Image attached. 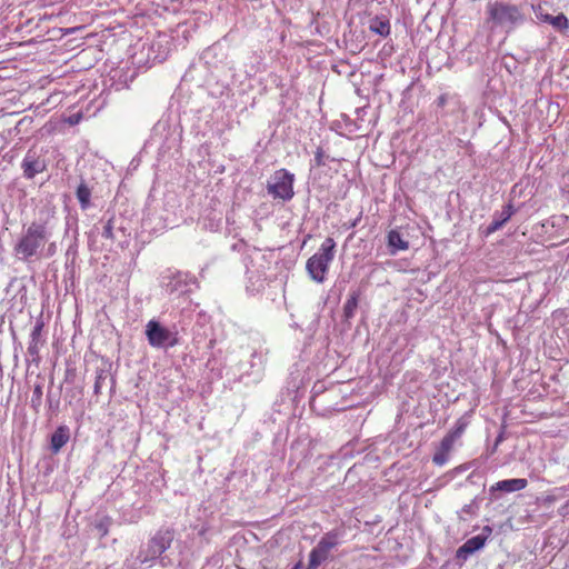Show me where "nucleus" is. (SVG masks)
Masks as SVG:
<instances>
[{
	"instance_id": "1",
	"label": "nucleus",
	"mask_w": 569,
	"mask_h": 569,
	"mask_svg": "<svg viewBox=\"0 0 569 569\" xmlns=\"http://www.w3.org/2000/svg\"><path fill=\"white\" fill-rule=\"evenodd\" d=\"M53 236L50 220H34L22 227L21 234L13 246L14 257L23 262L42 258L47 243Z\"/></svg>"
},
{
	"instance_id": "2",
	"label": "nucleus",
	"mask_w": 569,
	"mask_h": 569,
	"mask_svg": "<svg viewBox=\"0 0 569 569\" xmlns=\"http://www.w3.org/2000/svg\"><path fill=\"white\" fill-rule=\"evenodd\" d=\"M176 536V531L170 527H161L138 550L134 563L139 566L148 565L151 567L156 560H159L161 567L172 566V560L164 552L170 548Z\"/></svg>"
},
{
	"instance_id": "3",
	"label": "nucleus",
	"mask_w": 569,
	"mask_h": 569,
	"mask_svg": "<svg viewBox=\"0 0 569 569\" xmlns=\"http://www.w3.org/2000/svg\"><path fill=\"white\" fill-rule=\"evenodd\" d=\"M525 21L526 14L520 6L505 1L489 2L486 6L485 23L491 32L501 30L510 33Z\"/></svg>"
},
{
	"instance_id": "4",
	"label": "nucleus",
	"mask_w": 569,
	"mask_h": 569,
	"mask_svg": "<svg viewBox=\"0 0 569 569\" xmlns=\"http://www.w3.org/2000/svg\"><path fill=\"white\" fill-rule=\"evenodd\" d=\"M336 246L333 238L328 237L323 240L319 250L307 260L306 270L315 282H325L329 266L335 259Z\"/></svg>"
},
{
	"instance_id": "5",
	"label": "nucleus",
	"mask_w": 569,
	"mask_h": 569,
	"mask_svg": "<svg viewBox=\"0 0 569 569\" xmlns=\"http://www.w3.org/2000/svg\"><path fill=\"white\" fill-rule=\"evenodd\" d=\"M161 286L167 293L181 296L191 292L192 287L199 288V281L189 271L168 269L161 276Z\"/></svg>"
},
{
	"instance_id": "6",
	"label": "nucleus",
	"mask_w": 569,
	"mask_h": 569,
	"mask_svg": "<svg viewBox=\"0 0 569 569\" xmlns=\"http://www.w3.org/2000/svg\"><path fill=\"white\" fill-rule=\"evenodd\" d=\"M340 545L339 533L335 530L326 532L309 553V562L305 569H318L332 558V551Z\"/></svg>"
},
{
	"instance_id": "7",
	"label": "nucleus",
	"mask_w": 569,
	"mask_h": 569,
	"mask_svg": "<svg viewBox=\"0 0 569 569\" xmlns=\"http://www.w3.org/2000/svg\"><path fill=\"white\" fill-rule=\"evenodd\" d=\"M295 174L287 169L277 170L267 183V192L273 200L290 201L293 196Z\"/></svg>"
},
{
	"instance_id": "8",
	"label": "nucleus",
	"mask_w": 569,
	"mask_h": 569,
	"mask_svg": "<svg viewBox=\"0 0 569 569\" xmlns=\"http://www.w3.org/2000/svg\"><path fill=\"white\" fill-rule=\"evenodd\" d=\"M49 150L44 147L33 146L26 152L21 161L22 177L32 180L37 174L47 171L49 166Z\"/></svg>"
},
{
	"instance_id": "9",
	"label": "nucleus",
	"mask_w": 569,
	"mask_h": 569,
	"mask_svg": "<svg viewBox=\"0 0 569 569\" xmlns=\"http://www.w3.org/2000/svg\"><path fill=\"white\" fill-rule=\"evenodd\" d=\"M144 333L149 345L153 348L168 349L179 345L178 331L163 327L156 319L148 321Z\"/></svg>"
},
{
	"instance_id": "10",
	"label": "nucleus",
	"mask_w": 569,
	"mask_h": 569,
	"mask_svg": "<svg viewBox=\"0 0 569 569\" xmlns=\"http://www.w3.org/2000/svg\"><path fill=\"white\" fill-rule=\"evenodd\" d=\"M532 10L538 20L551 24L557 31L562 32L569 28V20L563 13L551 16L541 4L532 6Z\"/></svg>"
},
{
	"instance_id": "11",
	"label": "nucleus",
	"mask_w": 569,
	"mask_h": 569,
	"mask_svg": "<svg viewBox=\"0 0 569 569\" xmlns=\"http://www.w3.org/2000/svg\"><path fill=\"white\" fill-rule=\"evenodd\" d=\"M515 212L516 209L513 208L511 202L506 204L500 212H495L492 221L487 226V228L483 231V234L488 237L493 232L498 231L499 229H501L503 224L510 220Z\"/></svg>"
},
{
	"instance_id": "12",
	"label": "nucleus",
	"mask_w": 569,
	"mask_h": 569,
	"mask_svg": "<svg viewBox=\"0 0 569 569\" xmlns=\"http://www.w3.org/2000/svg\"><path fill=\"white\" fill-rule=\"evenodd\" d=\"M485 545V537H471L457 549L456 559L458 561L465 562L471 555L482 549Z\"/></svg>"
},
{
	"instance_id": "13",
	"label": "nucleus",
	"mask_w": 569,
	"mask_h": 569,
	"mask_svg": "<svg viewBox=\"0 0 569 569\" xmlns=\"http://www.w3.org/2000/svg\"><path fill=\"white\" fill-rule=\"evenodd\" d=\"M70 428L66 425L59 426L50 436L49 449L51 453L57 455L70 440Z\"/></svg>"
},
{
	"instance_id": "14",
	"label": "nucleus",
	"mask_w": 569,
	"mask_h": 569,
	"mask_svg": "<svg viewBox=\"0 0 569 569\" xmlns=\"http://www.w3.org/2000/svg\"><path fill=\"white\" fill-rule=\"evenodd\" d=\"M527 486L528 481L525 478L506 479L496 482L493 486L490 487L489 491L490 495L493 497V495L497 491L516 492L525 489Z\"/></svg>"
},
{
	"instance_id": "15",
	"label": "nucleus",
	"mask_w": 569,
	"mask_h": 569,
	"mask_svg": "<svg viewBox=\"0 0 569 569\" xmlns=\"http://www.w3.org/2000/svg\"><path fill=\"white\" fill-rule=\"evenodd\" d=\"M456 439L452 438V436H449L448 433L442 438L436 453L432 457V461L437 466H443L449 458V452L453 448Z\"/></svg>"
},
{
	"instance_id": "16",
	"label": "nucleus",
	"mask_w": 569,
	"mask_h": 569,
	"mask_svg": "<svg viewBox=\"0 0 569 569\" xmlns=\"http://www.w3.org/2000/svg\"><path fill=\"white\" fill-rule=\"evenodd\" d=\"M43 330V322L37 321L31 333H30V342L28 346V353L36 360L39 357V346L44 341L41 340Z\"/></svg>"
},
{
	"instance_id": "17",
	"label": "nucleus",
	"mask_w": 569,
	"mask_h": 569,
	"mask_svg": "<svg viewBox=\"0 0 569 569\" xmlns=\"http://www.w3.org/2000/svg\"><path fill=\"white\" fill-rule=\"evenodd\" d=\"M91 194L92 188L89 187L86 180L81 179L76 189V198L79 201L81 210L86 211L92 207Z\"/></svg>"
},
{
	"instance_id": "18",
	"label": "nucleus",
	"mask_w": 569,
	"mask_h": 569,
	"mask_svg": "<svg viewBox=\"0 0 569 569\" xmlns=\"http://www.w3.org/2000/svg\"><path fill=\"white\" fill-rule=\"evenodd\" d=\"M388 248L391 254H396L400 250H407L409 242L402 238L399 231L390 230L388 232Z\"/></svg>"
},
{
	"instance_id": "19",
	"label": "nucleus",
	"mask_w": 569,
	"mask_h": 569,
	"mask_svg": "<svg viewBox=\"0 0 569 569\" xmlns=\"http://www.w3.org/2000/svg\"><path fill=\"white\" fill-rule=\"evenodd\" d=\"M108 380L110 381L111 387H113L114 379L111 377L109 369L106 367L97 368L93 386L94 395H100L102 392V389L107 385Z\"/></svg>"
},
{
	"instance_id": "20",
	"label": "nucleus",
	"mask_w": 569,
	"mask_h": 569,
	"mask_svg": "<svg viewBox=\"0 0 569 569\" xmlns=\"http://www.w3.org/2000/svg\"><path fill=\"white\" fill-rule=\"evenodd\" d=\"M369 30L381 37L390 34V21L386 17L376 16L369 21Z\"/></svg>"
},
{
	"instance_id": "21",
	"label": "nucleus",
	"mask_w": 569,
	"mask_h": 569,
	"mask_svg": "<svg viewBox=\"0 0 569 569\" xmlns=\"http://www.w3.org/2000/svg\"><path fill=\"white\" fill-rule=\"evenodd\" d=\"M359 298H360V291L358 289L352 290L350 292V295L343 306V318L346 321H349L350 319L353 318L355 312L358 308Z\"/></svg>"
},
{
	"instance_id": "22",
	"label": "nucleus",
	"mask_w": 569,
	"mask_h": 569,
	"mask_svg": "<svg viewBox=\"0 0 569 569\" xmlns=\"http://www.w3.org/2000/svg\"><path fill=\"white\" fill-rule=\"evenodd\" d=\"M113 523V520L110 516L107 515H97L92 525L94 529L98 531V535L100 538H103L108 535L109 529L111 525Z\"/></svg>"
},
{
	"instance_id": "23",
	"label": "nucleus",
	"mask_w": 569,
	"mask_h": 569,
	"mask_svg": "<svg viewBox=\"0 0 569 569\" xmlns=\"http://www.w3.org/2000/svg\"><path fill=\"white\" fill-rule=\"evenodd\" d=\"M100 222L103 223L101 236L104 239H108L110 241H114V233H113L114 216L111 214L107 220H104V217H103Z\"/></svg>"
},
{
	"instance_id": "24",
	"label": "nucleus",
	"mask_w": 569,
	"mask_h": 569,
	"mask_svg": "<svg viewBox=\"0 0 569 569\" xmlns=\"http://www.w3.org/2000/svg\"><path fill=\"white\" fill-rule=\"evenodd\" d=\"M264 362H266V357L261 351L260 352L253 351L251 353L250 367L253 372H257L260 375L263 371Z\"/></svg>"
},
{
	"instance_id": "25",
	"label": "nucleus",
	"mask_w": 569,
	"mask_h": 569,
	"mask_svg": "<svg viewBox=\"0 0 569 569\" xmlns=\"http://www.w3.org/2000/svg\"><path fill=\"white\" fill-rule=\"evenodd\" d=\"M42 385L37 383L33 388V393L30 400V406L36 413L40 411V408L42 406Z\"/></svg>"
},
{
	"instance_id": "26",
	"label": "nucleus",
	"mask_w": 569,
	"mask_h": 569,
	"mask_svg": "<svg viewBox=\"0 0 569 569\" xmlns=\"http://www.w3.org/2000/svg\"><path fill=\"white\" fill-rule=\"evenodd\" d=\"M469 421L466 417H461L457 420L453 429L448 432L449 436H452L453 439H459L468 427Z\"/></svg>"
},
{
	"instance_id": "27",
	"label": "nucleus",
	"mask_w": 569,
	"mask_h": 569,
	"mask_svg": "<svg viewBox=\"0 0 569 569\" xmlns=\"http://www.w3.org/2000/svg\"><path fill=\"white\" fill-rule=\"evenodd\" d=\"M479 510L477 498L472 499L470 503L465 505L460 511H458L459 519H465L463 515L476 516Z\"/></svg>"
},
{
	"instance_id": "28",
	"label": "nucleus",
	"mask_w": 569,
	"mask_h": 569,
	"mask_svg": "<svg viewBox=\"0 0 569 569\" xmlns=\"http://www.w3.org/2000/svg\"><path fill=\"white\" fill-rule=\"evenodd\" d=\"M326 154H325V151L321 147L317 148L316 152H315V166L317 167H322V166H326Z\"/></svg>"
},
{
	"instance_id": "29",
	"label": "nucleus",
	"mask_w": 569,
	"mask_h": 569,
	"mask_svg": "<svg viewBox=\"0 0 569 569\" xmlns=\"http://www.w3.org/2000/svg\"><path fill=\"white\" fill-rule=\"evenodd\" d=\"M56 251H57L56 242L50 240L46 246L42 257L50 258L56 253Z\"/></svg>"
},
{
	"instance_id": "30",
	"label": "nucleus",
	"mask_w": 569,
	"mask_h": 569,
	"mask_svg": "<svg viewBox=\"0 0 569 569\" xmlns=\"http://www.w3.org/2000/svg\"><path fill=\"white\" fill-rule=\"evenodd\" d=\"M492 528L490 526H485L481 530V533L477 535L478 537H485V543L487 542V540L489 539V537L491 536L492 533Z\"/></svg>"
},
{
	"instance_id": "31",
	"label": "nucleus",
	"mask_w": 569,
	"mask_h": 569,
	"mask_svg": "<svg viewBox=\"0 0 569 569\" xmlns=\"http://www.w3.org/2000/svg\"><path fill=\"white\" fill-rule=\"evenodd\" d=\"M447 101H448V94L443 93L437 98L436 104L438 108H443L446 106Z\"/></svg>"
},
{
	"instance_id": "32",
	"label": "nucleus",
	"mask_w": 569,
	"mask_h": 569,
	"mask_svg": "<svg viewBox=\"0 0 569 569\" xmlns=\"http://www.w3.org/2000/svg\"><path fill=\"white\" fill-rule=\"evenodd\" d=\"M503 439H505V433H503V431H501V432L497 436V438H496V440H495L496 447H498V446L503 441Z\"/></svg>"
},
{
	"instance_id": "33",
	"label": "nucleus",
	"mask_w": 569,
	"mask_h": 569,
	"mask_svg": "<svg viewBox=\"0 0 569 569\" xmlns=\"http://www.w3.org/2000/svg\"><path fill=\"white\" fill-rule=\"evenodd\" d=\"M301 568H302V562L298 561L291 569H301Z\"/></svg>"
},
{
	"instance_id": "34",
	"label": "nucleus",
	"mask_w": 569,
	"mask_h": 569,
	"mask_svg": "<svg viewBox=\"0 0 569 569\" xmlns=\"http://www.w3.org/2000/svg\"><path fill=\"white\" fill-rule=\"evenodd\" d=\"M497 448H498V447H496V443H493V447H492V449H491L490 453H491V455H492V453H495V452H496V450H497Z\"/></svg>"
},
{
	"instance_id": "35",
	"label": "nucleus",
	"mask_w": 569,
	"mask_h": 569,
	"mask_svg": "<svg viewBox=\"0 0 569 569\" xmlns=\"http://www.w3.org/2000/svg\"><path fill=\"white\" fill-rule=\"evenodd\" d=\"M48 402H49V407L51 408L52 407V402H51V399H50L49 395H48Z\"/></svg>"
}]
</instances>
